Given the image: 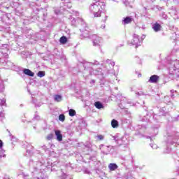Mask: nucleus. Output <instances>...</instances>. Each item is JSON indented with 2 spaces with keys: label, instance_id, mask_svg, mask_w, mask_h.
<instances>
[{
  "label": "nucleus",
  "instance_id": "nucleus-1",
  "mask_svg": "<svg viewBox=\"0 0 179 179\" xmlns=\"http://www.w3.org/2000/svg\"><path fill=\"white\" fill-rule=\"evenodd\" d=\"M29 166L32 177H34L33 179L47 178V176L44 174L47 171H57V176L60 179H71L66 173L62 171V169L59 170L61 167V162L59 161H55L50 165L48 159H46L45 162L40 161L37 157L33 156L29 162Z\"/></svg>",
  "mask_w": 179,
  "mask_h": 179
},
{
  "label": "nucleus",
  "instance_id": "nucleus-2",
  "mask_svg": "<svg viewBox=\"0 0 179 179\" xmlns=\"http://www.w3.org/2000/svg\"><path fill=\"white\" fill-rule=\"evenodd\" d=\"M17 5V3H10L6 1L0 4V19L2 22H9L12 20V15L10 13L15 11V15L23 17L24 16V10H23V6L22 5L18 6L16 8L15 6ZM3 13V14H2Z\"/></svg>",
  "mask_w": 179,
  "mask_h": 179
},
{
  "label": "nucleus",
  "instance_id": "nucleus-3",
  "mask_svg": "<svg viewBox=\"0 0 179 179\" xmlns=\"http://www.w3.org/2000/svg\"><path fill=\"white\" fill-rule=\"evenodd\" d=\"M83 65L84 68V75H86V76L88 75H96L99 80H101V84L106 85V83H104V80H106V74L100 67L103 64H100L99 61L94 60L92 62H85Z\"/></svg>",
  "mask_w": 179,
  "mask_h": 179
},
{
  "label": "nucleus",
  "instance_id": "nucleus-4",
  "mask_svg": "<svg viewBox=\"0 0 179 179\" xmlns=\"http://www.w3.org/2000/svg\"><path fill=\"white\" fill-rule=\"evenodd\" d=\"M95 3H92L89 6V11L90 13H93L95 17H100L101 16V12L106 8V3L100 2V0H94Z\"/></svg>",
  "mask_w": 179,
  "mask_h": 179
},
{
  "label": "nucleus",
  "instance_id": "nucleus-5",
  "mask_svg": "<svg viewBox=\"0 0 179 179\" xmlns=\"http://www.w3.org/2000/svg\"><path fill=\"white\" fill-rule=\"evenodd\" d=\"M179 133H172L171 134H168L167 141H166V149L164 153H170L171 152V145H176V146L179 147Z\"/></svg>",
  "mask_w": 179,
  "mask_h": 179
},
{
  "label": "nucleus",
  "instance_id": "nucleus-6",
  "mask_svg": "<svg viewBox=\"0 0 179 179\" xmlns=\"http://www.w3.org/2000/svg\"><path fill=\"white\" fill-rule=\"evenodd\" d=\"M80 31L82 33L80 34V38H90V37H92V34H90V31H89L87 24H85V25H82V28L80 29Z\"/></svg>",
  "mask_w": 179,
  "mask_h": 179
},
{
  "label": "nucleus",
  "instance_id": "nucleus-7",
  "mask_svg": "<svg viewBox=\"0 0 179 179\" xmlns=\"http://www.w3.org/2000/svg\"><path fill=\"white\" fill-rule=\"evenodd\" d=\"M70 20L71 23V26H78V23H80L81 26H84L86 27V22L83 20V19L80 17L75 18L73 16L70 17Z\"/></svg>",
  "mask_w": 179,
  "mask_h": 179
},
{
  "label": "nucleus",
  "instance_id": "nucleus-8",
  "mask_svg": "<svg viewBox=\"0 0 179 179\" xmlns=\"http://www.w3.org/2000/svg\"><path fill=\"white\" fill-rule=\"evenodd\" d=\"M90 37V39L92 41L93 45L94 47H97V45H100V43L101 41H103V39L101 37L97 36L96 34H92Z\"/></svg>",
  "mask_w": 179,
  "mask_h": 179
},
{
  "label": "nucleus",
  "instance_id": "nucleus-9",
  "mask_svg": "<svg viewBox=\"0 0 179 179\" xmlns=\"http://www.w3.org/2000/svg\"><path fill=\"white\" fill-rule=\"evenodd\" d=\"M131 44H132V45H135L136 48H138L139 45H142V40H141V36L137 34H134L133 36V39L131 41Z\"/></svg>",
  "mask_w": 179,
  "mask_h": 179
},
{
  "label": "nucleus",
  "instance_id": "nucleus-10",
  "mask_svg": "<svg viewBox=\"0 0 179 179\" xmlns=\"http://www.w3.org/2000/svg\"><path fill=\"white\" fill-rule=\"evenodd\" d=\"M126 114L127 115H123L121 118L122 125H124V124H126L127 125H129V124H131V113L127 110Z\"/></svg>",
  "mask_w": 179,
  "mask_h": 179
},
{
  "label": "nucleus",
  "instance_id": "nucleus-11",
  "mask_svg": "<svg viewBox=\"0 0 179 179\" xmlns=\"http://www.w3.org/2000/svg\"><path fill=\"white\" fill-rule=\"evenodd\" d=\"M167 114V111H166V107H163L159 110V115L154 114L153 115V120L155 122H159L160 120L161 115H166Z\"/></svg>",
  "mask_w": 179,
  "mask_h": 179
},
{
  "label": "nucleus",
  "instance_id": "nucleus-12",
  "mask_svg": "<svg viewBox=\"0 0 179 179\" xmlns=\"http://www.w3.org/2000/svg\"><path fill=\"white\" fill-rule=\"evenodd\" d=\"M115 63L113 60L107 59L105 62V66L106 68L108 73H111V70L113 69Z\"/></svg>",
  "mask_w": 179,
  "mask_h": 179
},
{
  "label": "nucleus",
  "instance_id": "nucleus-13",
  "mask_svg": "<svg viewBox=\"0 0 179 179\" xmlns=\"http://www.w3.org/2000/svg\"><path fill=\"white\" fill-rule=\"evenodd\" d=\"M113 139L115 141V143L119 145V146H121V145H124L125 143V138L121 136L120 134H116L113 136Z\"/></svg>",
  "mask_w": 179,
  "mask_h": 179
},
{
  "label": "nucleus",
  "instance_id": "nucleus-14",
  "mask_svg": "<svg viewBox=\"0 0 179 179\" xmlns=\"http://www.w3.org/2000/svg\"><path fill=\"white\" fill-rule=\"evenodd\" d=\"M8 44H3L1 43V41H0V54L7 56L8 51H9V49L8 48Z\"/></svg>",
  "mask_w": 179,
  "mask_h": 179
},
{
  "label": "nucleus",
  "instance_id": "nucleus-15",
  "mask_svg": "<svg viewBox=\"0 0 179 179\" xmlns=\"http://www.w3.org/2000/svg\"><path fill=\"white\" fill-rule=\"evenodd\" d=\"M99 149L103 155H108V153L111 152V146L110 145H104L101 144L99 145Z\"/></svg>",
  "mask_w": 179,
  "mask_h": 179
},
{
  "label": "nucleus",
  "instance_id": "nucleus-16",
  "mask_svg": "<svg viewBox=\"0 0 179 179\" xmlns=\"http://www.w3.org/2000/svg\"><path fill=\"white\" fill-rule=\"evenodd\" d=\"M5 89V85H3V80H0V92H3ZM3 106H6V99H2L0 102V108H2Z\"/></svg>",
  "mask_w": 179,
  "mask_h": 179
},
{
  "label": "nucleus",
  "instance_id": "nucleus-17",
  "mask_svg": "<svg viewBox=\"0 0 179 179\" xmlns=\"http://www.w3.org/2000/svg\"><path fill=\"white\" fill-rule=\"evenodd\" d=\"M176 62H177V60L171 61L170 63L171 65V66H169L170 75H176V71H177V68L176 67Z\"/></svg>",
  "mask_w": 179,
  "mask_h": 179
},
{
  "label": "nucleus",
  "instance_id": "nucleus-18",
  "mask_svg": "<svg viewBox=\"0 0 179 179\" xmlns=\"http://www.w3.org/2000/svg\"><path fill=\"white\" fill-rule=\"evenodd\" d=\"M151 115L152 114H150L149 112H147L146 115H143V117L141 118V121H142V122H145L146 124H148V122H150Z\"/></svg>",
  "mask_w": 179,
  "mask_h": 179
},
{
  "label": "nucleus",
  "instance_id": "nucleus-19",
  "mask_svg": "<svg viewBox=\"0 0 179 179\" xmlns=\"http://www.w3.org/2000/svg\"><path fill=\"white\" fill-rule=\"evenodd\" d=\"M159 79H160V77L159 76L152 75L150 77L148 82L149 83H157V82H159Z\"/></svg>",
  "mask_w": 179,
  "mask_h": 179
},
{
  "label": "nucleus",
  "instance_id": "nucleus-20",
  "mask_svg": "<svg viewBox=\"0 0 179 179\" xmlns=\"http://www.w3.org/2000/svg\"><path fill=\"white\" fill-rule=\"evenodd\" d=\"M55 135L58 142H62L63 136L60 130H55Z\"/></svg>",
  "mask_w": 179,
  "mask_h": 179
},
{
  "label": "nucleus",
  "instance_id": "nucleus-21",
  "mask_svg": "<svg viewBox=\"0 0 179 179\" xmlns=\"http://www.w3.org/2000/svg\"><path fill=\"white\" fill-rule=\"evenodd\" d=\"M125 101H127V99L125 97H122L120 103H119V107L122 110H124V108H127V102Z\"/></svg>",
  "mask_w": 179,
  "mask_h": 179
},
{
  "label": "nucleus",
  "instance_id": "nucleus-22",
  "mask_svg": "<svg viewBox=\"0 0 179 179\" xmlns=\"http://www.w3.org/2000/svg\"><path fill=\"white\" fill-rule=\"evenodd\" d=\"M22 72L24 75H27V76H31V78H33L34 76V73L29 69H24L22 70Z\"/></svg>",
  "mask_w": 179,
  "mask_h": 179
},
{
  "label": "nucleus",
  "instance_id": "nucleus-23",
  "mask_svg": "<svg viewBox=\"0 0 179 179\" xmlns=\"http://www.w3.org/2000/svg\"><path fill=\"white\" fill-rule=\"evenodd\" d=\"M152 29L154 31H160L162 30V25L159 24L158 22H155V24H152Z\"/></svg>",
  "mask_w": 179,
  "mask_h": 179
},
{
  "label": "nucleus",
  "instance_id": "nucleus-24",
  "mask_svg": "<svg viewBox=\"0 0 179 179\" xmlns=\"http://www.w3.org/2000/svg\"><path fill=\"white\" fill-rule=\"evenodd\" d=\"M131 22H132V17L129 16L124 17L122 21V24H129V23H131Z\"/></svg>",
  "mask_w": 179,
  "mask_h": 179
},
{
  "label": "nucleus",
  "instance_id": "nucleus-25",
  "mask_svg": "<svg viewBox=\"0 0 179 179\" xmlns=\"http://www.w3.org/2000/svg\"><path fill=\"white\" fill-rule=\"evenodd\" d=\"M108 169L110 171H115V170L118 169V165H117L115 163H110L108 165Z\"/></svg>",
  "mask_w": 179,
  "mask_h": 179
},
{
  "label": "nucleus",
  "instance_id": "nucleus-26",
  "mask_svg": "<svg viewBox=\"0 0 179 179\" xmlns=\"http://www.w3.org/2000/svg\"><path fill=\"white\" fill-rule=\"evenodd\" d=\"M169 13L171 15V16L174 17L178 15V11H177L176 7H172Z\"/></svg>",
  "mask_w": 179,
  "mask_h": 179
},
{
  "label": "nucleus",
  "instance_id": "nucleus-27",
  "mask_svg": "<svg viewBox=\"0 0 179 179\" xmlns=\"http://www.w3.org/2000/svg\"><path fill=\"white\" fill-rule=\"evenodd\" d=\"M94 106L96 108H98V110H101V108H104V105L100 101H97L94 103Z\"/></svg>",
  "mask_w": 179,
  "mask_h": 179
},
{
  "label": "nucleus",
  "instance_id": "nucleus-28",
  "mask_svg": "<svg viewBox=\"0 0 179 179\" xmlns=\"http://www.w3.org/2000/svg\"><path fill=\"white\" fill-rule=\"evenodd\" d=\"M111 127L112 128H118L120 127V123L115 119L111 120Z\"/></svg>",
  "mask_w": 179,
  "mask_h": 179
},
{
  "label": "nucleus",
  "instance_id": "nucleus-29",
  "mask_svg": "<svg viewBox=\"0 0 179 179\" xmlns=\"http://www.w3.org/2000/svg\"><path fill=\"white\" fill-rule=\"evenodd\" d=\"M159 128H160V124H159V123L155 124L152 127V129L154 131V135H157V134H159Z\"/></svg>",
  "mask_w": 179,
  "mask_h": 179
},
{
  "label": "nucleus",
  "instance_id": "nucleus-30",
  "mask_svg": "<svg viewBox=\"0 0 179 179\" xmlns=\"http://www.w3.org/2000/svg\"><path fill=\"white\" fill-rule=\"evenodd\" d=\"M60 44H66L68 43V38L65 36H63L59 39Z\"/></svg>",
  "mask_w": 179,
  "mask_h": 179
},
{
  "label": "nucleus",
  "instance_id": "nucleus-31",
  "mask_svg": "<svg viewBox=\"0 0 179 179\" xmlns=\"http://www.w3.org/2000/svg\"><path fill=\"white\" fill-rule=\"evenodd\" d=\"M54 100H55V101L59 103L62 100V96H61L59 94H56L54 96Z\"/></svg>",
  "mask_w": 179,
  "mask_h": 179
},
{
  "label": "nucleus",
  "instance_id": "nucleus-32",
  "mask_svg": "<svg viewBox=\"0 0 179 179\" xmlns=\"http://www.w3.org/2000/svg\"><path fill=\"white\" fill-rule=\"evenodd\" d=\"M69 115L70 117H75L76 115V110L73 109H69Z\"/></svg>",
  "mask_w": 179,
  "mask_h": 179
},
{
  "label": "nucleus",
  "instance_id": "nucleus-33",
  "mask_svg": "<svg viewBox=\"0 0 179 179\" xmlns=\"http://www.w3.org/2000/svg\"><path fill=\"white\" fill-rule=\"evenodd\" d=\"M138 129H140L139 132H145V130H146V124H141L138 126Z\"/></svg>",
  "mask_w": 179,
  "mask_h": 179
},
{
  "label": "nucleus",
  "instance_id": "nucleus-34",
  "mask_svg": "<svg viewBox=\"0 0 179 179\" xmlns=\"http://www.w3.org/2000/svg\"><path fill=\"white\" fill-rule=\"evenodd\" d=\"M37 76H38V78H44V76H45V71H38L37 73Z\"/></svg>",
  "mask_w": 179,
  "mask_h": 179
},
{
  "label": "nucleus",
  "instance_id": "nucleus-35",
  "mask_svg": "<svg viewBox=\"0 0 179 179\" xmlns=\"http://www.w3.org/2000/svg\"><path fill=\"white\" fill-rule=\"evenodd\" d=\"M84 145H85V148H87V149H90V148H92V146H93L92 145V143H90V141L85 142Z\"/></svg>",
  "mask_w": 179,
  "mask_h": 179
},
{
  "label": "nucleus",
  "instance_id": "nucleus-36",
  "mask_svg": "<svg viewBox=\"0 0 179 179\" xmlns=\"http://www.w3.org/2000/svg\"><path fill=\"white\" fill-rule=\"evenodd\" d=\"M59 121H61L62 122H64V121H65V115L60 114L59 115Z\"/></svg>",
  "mask_w": 179,
  "mask_h": 179
},
{
  "label": "nucleus",
  "instance_id": "nucleus-37",
  "mask_svg": "<svg viewBox=\"0 0 179 179\" xmlns=\"http://www.w3.org/2000/svg\"><path fill=\"white\" fill-rule=\"evenodd\" d=\"M3 147V142L2 141V140H0V152H1L2 154L5 153L4 150L2 149Z\"/></svg>",
  "mask_w": 179,
  "mask_h": 179
},
{
  "label": "nucleus",
  "instance_id": "nucleus-38",
  "mask_svg": "<svg viewBox=\"0 0 179 179\" xmlns=\"http://www.w3.org/2000/svg\"><path fill=\"white\" fill-rule=\"evenodd\" d=\"M160 16H161V17H162V19H164V20H167V19L169 17L166 13H162L160 14Z\"/></svg>",
  "mask_w": 179,
  "mask_h": 179
},
{
  "label": "nucleus",
  "instance_id": "nucleus-39",
  "mask_svg": "<svg viewBox=\"0 0 179 179\" xmlns=\"http://www.w3.org/2000/svg\"><path fill=\"white\" fill-rule=\"evenodd\" d=\"M27 156H32L33 155V150H27Z\"/></svg>",
  "mask_w": 179,
  "mask_h": 179
},
{
  "label": "nucleus",
  "instance_id": "nucleus-40",
  "mask_svg": "<svg viewBox=\"0 0 179 179\" xmlns=\"http://www.w3.org/2000/svg\"><path fill=\"white\" fill-rule=\"evenodd\" d=\"M66 8L71 9V8H72V3H66V4H64V8L66 9Z\"/></svg>",
  "mask_w": 179,
  "mask_h": 179
},
{
  "label": "nucleus",
  "instance_id": "nucleus-41",
  "mask_svg": "<svg viewBox=\"0 0 179 179\" xmlns=\"http://www.w3.org/2000/svg\"><path fill=\"white\" fill-rule=\"evenodd\" d=\"M170 92H171V97L172 99H174V97H176V96L174 95V93H177V91L174 90H171Z\"/></svg>",
  "mask_w": 179,
  "mask_h": 179
},
{
  "label": "nucleus",
  "instance_id": "nucleus-42",
  "mask_svg": "<svg viewBox=\"0 0 179 179\" xmlns=\"http://www.w3.org/2000/svg\"><path fill=\"white\" fill-rule=\"evenodd\" d=\"M53 138H54V134H50L48 135V136H47L48 141H51V139H52Z\"/></svg>",
  "mask_w": 179,
  "mask_h": 179
},
{
  "label": "nucleus",
  "instance_id": "nucleus-43",
  "mask_svg": "<svg viewBox=\"0 0 179 179\" xmlns=\"http://www.w3.org/2000/svg\"><path fill=\"white\" fill-rule=\"evenodd\" d=\"M98 141H103L104 139V136L100 134L96 136Z\"/></svg>",
  "mask_w": 179,
  "mask_h": 179
},
{
  "label": "nucleus",
  "instance_id": "nucleus-44",
  "mask_svg": "<svg viewBox=\"0 0 179 179\" xmlns=\"http://www.w3.org/2000/svg\"><path fill=\"white\" fill-rule=\"evenodd\" d=\"M49 148H50V146H47V145H44L42 146V149H43V150H45V152H47V150H48V149H50Z\"/></svg>",
  "mask_w": 179,
  "mask_h": 179
},
{
  "label": "nucleus",
  "instance_id": "nucleus-45",
  "mask_svg": "<svg viewBox=\"0 0 179 179\" xmlns=\"http://www.w3.org/2000/svg\"><path fill=\"white\" fill-rule=\"evenodd\" d=\"M150 146L152 148V149H157V145L156 144H150Z\"/></svg>",
  "mask_w": 179,
  "mask_h": 179
},
{
  "label": "nucleus",
  "instance_id": "nucleus-46",
  "mask_svg": "<svg viewBox=\"0 0 179 179\" xmlns=\"http://www.w3.org/2000/svg\"><path fill=\"white\" fill-rule=\"evenodd\" d=\"M2 157H6V155H5V153L2 154V151H0V160Z\"/></svg>",
  "mask_w": 179,
  "mask_h": 179
},
{
  "label": "nucleus",
  "instance_id": "nucleus-47",
  "mask_svg": "<svg viewBox=\"0 0 179 179\" xmlns=\"http://www.w3.org/2000/svg\"><path fill=\"white\" fill-rule=\"evenodd\" d=\"M123 3L126 5V6H128L129 5V1H128V0H123Z\"/></svg>",
  "mask_w": 179,
  "mask_h": 179
},
{
  "label": "nucleus",
  "instance_id": "nucleus-48",
  "mask_svg": "<svg viewBox=\"0 0 179 179\" xmlns=\"http://www.w3.org/2000/svg\"><path fill=\"white\" fill-rule=\"evenodd\" d=\"M99 178H101V179L106 178V173L102 172L101 176H99Z\"/></svg>",
  "mask_w": 179,
  "mask_h": 179
},
{
  "label": "nucleus",
  "instance_id": "nucleus-49",
  "mask_svg": "<svg viewBox=\"0 0 179 179\" xmlns=\"http://www.w3.org/2000/svg\"><path fill=\"white\" fill-rule=\"evenodd\" d=\"M145 35H142V36L140 37V40H141V43H143V40H145Z\"/></svg>",
  "mask_w": 179,
  "mask_h": 179
},
{
  "label": "nucleus",
  "instance_id": "nucleus-50",
  "mask_svg": "<svg viewBox=\"0 0 179 179\" xmlns=\"http://www.w3.org/2000/svg\"><path fill=\"white\" fill-rule=\"evenodd\" d=\"M3 117H5V114L2 113V110H0V118H1V120H2Z\"/></svg>",
  "mask_w": 179,
  "mask_h": 179
},
{
  "label": "nucleus",
  "instance_id": "nucleus-51",
  "mask_svg": "<svg viewBox=\"0 0 179 179\" xmlns=\"http://www.w3.org/2000/svg\"><path fill=\"white\" fill-rule=\"evenodd\" d=\"M136 96H143V92H137L136 93Z\"/></svg>",
  "mask_w": 179,
  "mask_h": 179
},
{
  "label": "nucleus",
  "instance_id": "nucleus-52",
  "mask_svg": "<svg viewBox=\"0 0 179 179\" xmlns=\"http://www.w3.org/2000/svg\"><path fill=\"white\" fill-rule=\"evenodd\" d=\"M108 18V17L107 16V15H106L105 16V19L104 20H103V22H104V23H106V22H107V19Z\"/></svg>",
  "mask_w": 179,
  "mask_h": 179
},
{
  "label": "nucleus",
  "instance_id": "nucleus-53",
  "mask_svg": "<svg viewBox=\"0 0 179 179\" xmlns=\"http://www.w3.org/2000/svg\"><path fill=\"white\" fill-rule=\"evenodd\" d=\"M84 171H85V174H90V171H89V170H87V169H85Z\"/></svg>",
  "mask_w": 179,
  "mask_h": 179
},
{
  "label": "nucleus",
  "instance_id": "nucleus-54",
  "mask_svg": "<svg viewBox=\"0 0 179 179\" xmlns=\"http://www.w3.org/2000/svg\"><path fill=\"white\" fill-rule=\"evenodd\" d=\"M34 120H40V116L36 115L34 117Z\"/></svg>",
  "mask_w": 179,
  "mask_h": 179
},
{
  "label": "nucleus",
  "instance_id": "nucleus-55",
  "mask_svg": "<svg viewBox=\"0 0 179 179\" xmlns=\"http://www.w3.org/2000/svg\"><path fill=\"white\" fill-rule=\"evenodd\" d=\"M0 64H3V59L0 57Z\"/></svg>",
  "mask_w": 179,
  "mask_h": 179
},
{
  "label": "nucleus",
  "instance_id": "nucleus-56",
  "mask_svg": "<svg viewBox=\"0 0 179 179\" xmlns=\"http://www.w3.org/2000/svg\"><path fill=\"white\" fill-rule=\"evenodd\" d=\"M143 108H144L145 111L147 113H148V108L146 106H144Z\"/></svg>",
  "mask_w": 179,
  "mask_h": 179
},
{
  "label": "nucleus",
  "instance_id": "nucleus-57",
  "mask_svg": "<svg viewBox=\"0 0 179 179\" xmlns=\"http://www.w3.org/2000/svg\"><path fill=\"white\" fill-rule=\"evenodd\" d=\"M101 29H106V24H102L101 27Z\"/></svg>",
  "mask_w": 179,
  "mask_h": 179
},
{
  "label": "nucleus",
  "instance_id": "nucleus-58",
  "mask_svg": "<svg viewBox=\"0 0 179 179\" xmlns=\"http://www.w3.org/2000/svg\"><path fill=\"white\" fill-rule=\"evenodd\" d=\"M91 83H96V81L94 80H91Z\"/></svg>",
  "mask_w": 179,
  "mask_h": 179
},
{
  "label": "nucleus",
  "instance_id": "nucleus-59",
  "mask_svg": "<svg viewBox=\"0 0 179 179\" xmlns=\"http://www.w3.org/2000/svg\"><path fill=\"white\" fill-rule=\"evenodd\" d=\"M9 132V135H10V136L12 135V134H10V131H8Z\"/></svg>",
  "mask_w": 179,
  "mask_h": 179
},
{
  "label": "nucleus",
  "instance_id": "nucleus-60",
  "mask_svg": "<svg viewBox=\"0 0 179 179\" xmlns=\"http://www.w3.org/2000/svg\"><path fill=\"white\" fill-rule=\"evenodd\" d=\"M138 76H142V74H139Z\"/></svg>",
  "mask_w": 179,
  "mask_h": 179
},
{
  "label": "nucleus",
  "instance_id": "nucleus-61",
  "mask_svg": "<svg viewBox=\"0 0 179 179\" xmlns=\"http://www.w3.org/2000/svg\"><path fill=\"white\" fill-rule=\"evenodd\" d=\"M127 104H129V102L127 101Z\"/></svg>",
  "mask_w": 179,
  "mask_h": 179
},
{
  "label": "nucleus",
  "instance_id": "nucleus-62",
  "mask_svg": "<svg viewBox=\"0 0 179 179\" xmlns=\"http://www.w3.org/2000/svg\"><path fill=\"white\" fill-rule=\"evenodd\" d=\"M34 129H36V127H34Z\"/></svg>",
  "mask_w": 179,
  "mask_h": 179
},
{
  "label": "nucleus",
  "instance_id": "nucleus-63",
  "mask_svg": "<svg viewBox=\"0 0 179 179\" xmlns=\"http://www.w3.org/2000/svg\"><path fill=\"white\" fill-rule=\"evenodd\" d=\"M147 138H150V137H147Z\"/></svg>",
  "mask_w": 179,
  "mask_h": 179
},
{
  "label": "nucleus",
  "instance_id": "nucleus-64",
  "mask_svg": "<svg viewBox=\"0 0 179 179\" xmlns=\"http://www.w3.org/2000/svg\"><path fill=\"white\" fill-rule=\"evenodd\" d=\"M62 1H65V0H62Z\"/></svg>",
  "mask_w": 179,
  "mask_h": 179
}]
</instances>
